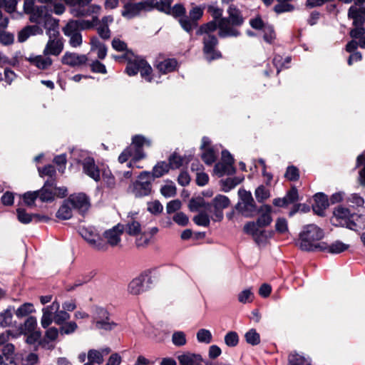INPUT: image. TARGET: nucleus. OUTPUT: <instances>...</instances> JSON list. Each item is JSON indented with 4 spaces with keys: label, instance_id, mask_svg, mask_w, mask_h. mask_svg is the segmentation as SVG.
<instances>
[{
    "label": "nucleus",
    "instance_id": "f257e3e1",
    "mask_svg": "<svg viewBox=\"0 0 365 365\" xmlns=\"http://www.w3.org/2000/svg\"><path fill=\"white\" fill-rule=\"evenodd\" d=\"M324 237V231L319 227L314 224L307 225L299 234V246L304 251L325 250L327 244L321 242Z\"/></svg>",
    "mask_w": 365,
    "mask_h": 365
},
{
    "label": "nucleus",
    "instance_id": "f03ea898",
    "mask_svg": "<svg viewBox=\"0 0 365 365\" xmlns=\"http://www.w3.org/2000/svg\"><path fill=\"white\" fill-rule=\"evenodd\" d=\"M150 140L143 135H137L133 136L132 144L126 148L119 155V163H123L129 158H131V161L128 163V167H131L133 163H135L145 157L143 148L144 146L150 147Z\"/></svg>",
    "mask_w": 365,
    "mask_h": 365
},
{
    "label": "nucleus",
    "instance_id": "7ed1b4c3",
    "mask_svg": "<svg viewBox=\"0 0 365 365\" xmlns=\"http://www.w3.org/2000/svg\"><path fill=\"white\" fill-rule=\"evenodd\" d=\"M78 232L93 249L98 251L107 250L106 243L94 227H80Z\"/></svg>",
    "mask_w": 365,
    "mask_h": 365
},
{
    "label": "nucleus",
    "instance_id": "20e7f679",
    "mask_svg": "<svg viewBox=\"0 0 365 365\" xmlns=\"http://www.w3.org/2000/svg\"><path fill=\"white\" fill-rule=\"evenodd\" d=\"M153 178L149 172H142L138 177V180L133 184L131 188L132 193L136 197L147 196L151 193V182Z\"/></svg>",
    "mask_w": 365,
    "mask_h": 365
},
{
    "label": "nucleus",
    "instance_id": "39448f33",
    "mask_svg": "<svg viewBox=\"0 0 365 365\" xmlns=\"http://www.w3.org/2000/svg\"><path fill=\"white\" fill-rule=\"evenodd\" d=\"M354 215L350 210L343 206H337L333 212L331 218L332 224L336 226L345 227L350 230H355L356 224L351 220Z\"/></svg>",
    "mask_w": 365,
    "mask_h": 365
},
{
    "label": "nucleus",
    "instance_id": "423d86ee",
    "mask_svg": "<svg viewBox=\"0 0 365 365\" xmlns=\"http://www.w3.org/2000/svg\"><path fill=\"white\" fill-rule=\"evenodd\" d=\"M238 195L240 200L237 205V210L246 217L253 216L256 212V205L251 192L240 189Z\"/></svg>",
    "mask_w": 365,
    "mask_h": 365
},
{
    "label": "nucleus",
    "instance_id": "0eeeda50",
    "mask_svg": "<svg viewBox=\"0 0 365 365\" xmlns=\"http://www.w3.org/2000/svg\"><path fill=\"white\" fill-rule=\"evenodd\" d=\"M48 40L43 48V53L45 56H58L63 51L64 44L63 39L59 36V32L53 30L52 33L49 31Z\"/></svg>",
    "mask_w": 365,
    "mask_h": 365
},
{
    "label": "nucleus",
    "instance_id": "6e6552de",
    "mask_svg": "<svg viewBox=\"0 0 365 365\" xmlns=\"http://www.w3.org/2000/svg\"><path fill=\"white\" fill-rule=\"evenodd\" d=\"M203 52L205 58L208 61H212L221 58V53L216 49L218 44V40L215 35L207 34L204 35L203 39Z\"/></svg>",
    "mask_w": 365,
    "mask_h": 365
},
{
    "label": "nucleus",
    "instance_id": "1a4fd4ad",
    "mask_svg": "<svg viewBox=\"0 0 365 365\" xmlns=\"http://www.w3.org/2000/svg\"><path fill=\"white\" fill-rule=\"evenodd\" d=\"M93 314L94 324L97 329L111 330L115 327V324L110 321L108 313L104 308L96 307Z\"/></svg>",
    "mask_w": 365,
    "mask_h": 365
},
{
    "label": "nucleus",
    "instance_id": "9d476101",
    "mask_svg": "<svg viewBox=\"0 0 365 365\" xmlns=\"http://www.w3.org/2000/svg\"><path fill=\"white\" fill-rule=\"evenodd\" d=\"M150 9L151 4L148 1L135 4L128 3L123 6L121 14L123 17L130 19L139 15L141 12L149 11Z\"/></svg>",
    "mask_w": 365,
    "mask_h": 365
},
{
    "label": "nucleus",
    "instance_id": "9b49d317",
    "mask_svg": "<svg viewBox=\"0 0 365 365\" xmlns=\"http://www.w3.org/2000/svg\"><path fill=\"white\" fill-rule=\"evenodd\" d=\"M149 276L143 273L134 278L128 284V291L133 295H138L148 288V283L150 282Z\"/></svg>",
    "mask_w": 365,
    "mask_h": 365
},
{
    "label": "nucleus",
    "instance_id": "f8f14e48",
    "mask_svg": "<svg viewBox=\"0 0 365 365\" xmlns=\"http://www.w3.org/2000/svg\"><path fill=\"white\" fill-rule=\"evenodd\" d=\"M230 200L227 197L218 195L212 200L213 215L212 220L220 222L223 219L222 210L230 205Z\"/></svg>",
    "mask_w": 365,
    "mask_h": 365
},
{
    "label": "nucleus",
    "instance_id": "ddd939ff",
    "mask_svg": "<svg viewBox=\"0 0 365 365\" xmlns=\"http://www.w3.org/2000/svg\"><path fill=\"white\" fill-rule=\"evenodd\" d=\"M232 26L227 17L221 18L218 21V36L220 38L237 37L240 35V32Z\"/></svg>",
    "mask_w": 365,
    "mask_h": 365
},
{
    "label": "nucleus",
    "instance_id": "4468645a",
    "mask_svg": "<svg viewBox=\"0 0 365 365\" xmlns=\"http://www.w3.org/2000/svg\"><path fill=\"white\" fill-rule=\"evenodd\" d=\"M60 309V304L57 301L53 302L42 309L41 325L43 328H48L53 322L56 312Z\"/></svg>",
    "mask_w": 365,
    "mask_h": 365
},
{
    "label": "nucleus",
    "instance_id": "2eb2a0df",
    "mask_svg": "<svg viewBox=\"0 0 365 365\" xmlns=\"http://www.w3.org/2000/svg\"><path fill=\"white\" fill-rule=\"evenodd\" d=\"M348 17L353 20L355 28L363 27L365 22V6H351L348 10Z\"/></svg>",
    "mask_w": 365,
    "mask_h": 365
},
{
    "label": "nucleus",
    "instance_id": "dca6fc26",
    "mask_svg": "<svg viewBox=\"0 0 365 365\" xmlns=\"http://www.w3.org/2000/svg\"><path fill=\"white\" fill-rule=\"evenodd\" d=\"M124 227L122 225H117L113 228L109 229L103 233L104 238L106 240L107 247L110 245L112 247L118 245L120 242V236L123 232Z\"/></svg>",
    "mask_w": 365,
    "mask_h": 365
},
{
    "label": "nucleus",
    "instance_id": "f3484780",
    "mask_svg": "<svg viewBox=\"0 0 365 365\" xmlns=\"http://www.w3.org/2000/svg\"><path fill=\"white\" fill-rule=\"evenodd\" d=\"M87 61L88 58L86 55L68 51L66 52L61 58L63 64L73 67L83 65Z\"/></svg>",
    "mask_w": 365,
    "mask_h": 365
},
{
    "label": "nucleus",
    "instance_id": "a211bd4d",
    "mask_svg": "<svg viewBox=\"0 0 365 365\" xmlns=\"http://www.w3.org/2000/svg\"><path fill=\"white\" fill-rule=\"evenodd\" d=\"M83 173L98 182L101 180L100 170L92 158H86L82 163Z\"/></svg>",
    "mask_w": 365,
    "mask_h": 365
},
{
    "label": "nucleus",
    "instance_id": "6ab92c4d",
    "mask_svg": "<svg viewBox=\"0 0 365 365\" xmlns=\"http://www.w3.org/2000/svg\"><path fill=\"white\" fill-rule=\"evenodd\" d=\"M68 201L74 208L82 212L86 211L90 205L88 197L83 193L72 195L69 197Z\"/></svg>",
    "mask_w": 365,
    "mask_h": 365
},
{
    "label": "nucleus",
    "instance_id": "aec40b11",
    "mask_svg": "<svg viewBox=\"0 0 365 365\" xmlns=\"http://www.w3.org/2000/svg\"><path fill=\"white\" fill-rule=\"evenodd\" d=\"M32 65L41 70H46L51 67L53 63L52 59L48 56L42 55H31L26 58Z\"/></svg>",
    "mask_w": 365,
    "mask_h": 365
},
{
    "label": "nucleus",
    "instance_id": "412c9836",
    "mask_svg": "<svg viewBox=\"0 0 365 365\" xmlns=\"http://www.w3.org/2000/svg\"><path fill=\"white\" fill-rule=\"evenodd\" d=\"M91 2L88 4V6L86 9H82L83 6H78L80 8L78 9H72L71 12L75 16H91L92 18L94 16H97L98 17V15L101 12V6L98 4H90ZM85 6H83L84 7Z\"/></svg>",
    "mask_w": 365,
    "mask_h": 365
},
{
    "label": "nucleus",
    "instance_id": "4be33fe9",
    "mask_svg": "<svg viewBox=\"0 0 365 365\" xmlns=\"http://www.w3.org/2000/svg\"><path fill=\"white\" fill-rule=\"evenodd\" d=\"M38 197L42 202H51L55 198L54 182L46 181L43 187L38 191Z\"/></svg>",
    "mask_w": 365,
    "mask_h": 365
},
{
    "label": "nucleus",
    "instance_id": "5701e85b",
    "mask_svg": "<svg viewBox=\"0 0 365 365\" xmlns=\"http://www.w3.org/2000/svg\"><path fill=\"white\" fill-rule=\"evenodd\" d=\"M60 333V329L56 327L48 328L45 332L44 338L40 343L41 346L46 349H53V346L50 345V342L56 341Z\"/></svg>",
    "mask_w": 365,
    "mask_h": 365
},
{
    "label": "nucleus",
    "instance_id": "b1692460",
    "mask_svg": "<svg viewBox=\"0 0 365 365\" xmlns=\"http://www.w3.org/2000/svg\"><path fill=\"white\" fill-rule=\"evenodd\" d=\"M110 352L109 348H104L101 350L91 349L88 352V360L93 364H101L104 359L103 356L108 355Z\"/></svg>",
    "mask_w": 365,
    "mask_h": 365
},
{
    "label": "nucleus",
    "instance_id": "393cba45",
    "mask_svg": "<svg viewBox=\"0 0 365 365\" xmlns=\"http://www.w3.org/2000/svg\"><path fill=\"white\" fill-rule=\"evenodd\" d=\"M43 30L41 27L37 25L28 26L23 29L18 35V40L19 42L26 41L29 36L37 34H41Z\"/></svg>",
    "mask_w": 365,
    "mask_h": 365
},
{
    "label": "nucleus",
    "instance_id": "a878e982",
    "mask_svg": "<svg viewBox=\"0 0 365 365\" xmlns=\"http://www.w3.org/2000/svg\"><path fill=\"white\" fill-rule=\"evenodd\" d=\"M259 212L261 214H260V216L258 217L256 222L261 227H266V226L269 225L272 220V217H271V212H272L271 207L268 205H264L260 207Z\"/></svg>",
    "mask_w": 365,
    "mask_h": 365
},
{
    "label": "nucleus",
    "instance_id": "bb28decb",
    "mask_svg": "<svg viewBox=\"0 0 365 365\" xmlns=\"http://www.w3.org/2000/svg\"><path fill=\"white\" fill-rule=\"evenodd\" d=\"M91 49L97 52L98 57L101 59L105 58L107 55V48L106 45L102 43L98 37H91Z\"/></svg>",
    "mask_w": 365,
    "mask_h": 365
},
{
    "label": "nucleus",
    "instance_id": "cd10ccee",
    "mask_svg": "<svg viewBox=\"0 0 365 365\" xmlns=\"http://www.w3.org/2000/svg\"><path fill=\"white\" fill-rule=\"evenodd\" d=\"M178 359L180 365H196L202 361L200 355L189 352L179 355Z\"/></svg>",
    "mask_w": 365,
    "mask_h": 365
},
{
    "label": "nucleus",
    "instance_id": "c85d7f7f",
    "mask_svg": "<svg viewBox=\"0 0 365 365\" xmlns=\"http://www.w3.org/2000/svg\"><path fill=\"white\" fill-rule=\"evenodd\" d=\"M229 16L227 19L230 20L232 26H240L244 23V18L242 17L240 11L234 6H230L227 9Z\"/></svg>",
    "mask_w": 365,
    "mask_h": 365
},
{
    "label": "nucleus",
    "instance_id": "c756f323",
    "mask_svg": "<svg viewBox=\"0 0 365 365\" xmlns=\"http://www.w3.org/2000/svg\"><path fill=\"white\" fill-rule=\"evenodd\" d=\"M188 207L192 212H200L201 210L212 209V205L206 203L204 199L202 197L191 199L190 200Z\"/></svg>",
    "mask_w": 365,
    "mask_h": 365
},
{
    "label": "nucleus",
    "instance_id": "7c9ffc66",
    "mask_svg": "<svg viewBox=\"0 0 365 365\" xmlns=\"http://www.w3.org/2000/svg\"><path fill=\"white\" fill-rule=\"evenodd\" d=\"M235 172V169L230 163L223 162L217 163L214 168V173L219 176L231 175Z\"/></svg>",
    "mask_w": 365,
    "mask_h": 365
},
{
    "label": "nucleus",
    "instance_id": "2f4dec72",
    "mask_svg": "<svg viewBox=\"0 0 365 365\" xmlns=\"http://www.w3.org/2000/svg\"><path fill=\"white\" fill-rule=\"evenodd\" d=\"M135 214H130L128 215L130 217V220L127 222L125 232L133 236H137L141 232V227L140 223L135 220L134 215Z\"/></svg>",
    "mask_w": 365,
    "mask_h": 365
},
{
    "label": "nucleus",
    "instance_id": "473e14b6",
    "mask_svg": "<svg viewBox=\"0 0 365 365\" xmlns=\"http://www.w3.org/2000/svg\"><path fill=\"white\" fill-rule=\"evenodd\" d=\"M14 311L13 307H9L0 312V327L5 328L11 325Z\"/></svg>",
    "mask_w": 365,
    "mask_h": 365
},
{
    "label": "nucleus",
    "instance_id": "72a5a7b5",
    "mask_svg": "<svg viewBox=\"0 0 365 365\" xmlns=\"http://www.w3.org/2000/svg\"><path fill=\"white\" fill-rule=\"evenodd\" d=\"M350 36L354 39H357L359 46L365 48V29L364 27H357L351 29Z\"/></svg>",
    "mask_w": 365,
    "mask_h": 365
},
{
    "label": "nucleus",
    "instance_id": "f704fd0d",
    "mask_svg": "<svg viewBox=\"0 0 365 365\" xmlns=\"http://www.w3.org/2000/svg\"><path fill=\"white\" fill-rule=\"evenodd\" d=\"M211 211H212L211 209L201 210L200 212H199V213L197 215L194 216V217H193L194 222L199 226H202V227L209 226L210 222V217L207 212H211Z\"/></svg>",
    "mask_w": 365,
    "mask_h": 365
},
{
    "label": "nucleus",
    "instance_id": "c9c22d12",
    "mask_svg": "<svg viewBox=\"0 0 365 365\" xmlns=\"http://www.w3.org/2000/svg\"><path fill=\"white\" fill-rule=\"evenodd\" d=\"M177 66V62L174 59H166L157 65L158 70L161 73H167L173 71Z\"/></svg>",
    "mask_w": 365,
    "mask_h": 365
},
{
    "label": "nucleus",
    "instance_id": "e433bc0d",
    "mask_svg": "<svg viewBox=\"0 0 365 365\" xmlns=\"http://www.w3.org/2000/svg\"><path fill=\"white\" fill-rule=\"evenodd\" d=\"M170 166L168 163L165 161H161L158 163L153 168L151 176L153 178H160L165 173H167L170 170Z\"/></svg>",
    "mask_w": 365,
    "mask_h": 365
},
{
    "label": "nucleus",
    "instance_id": "4c0bfd02",
    "mask_svg": "<svg viewBox=\"0 0 365 365\" xmlns=\"http://www.w3.org/2000/svg\"><path fill=\"white\" fill-rule=\"evenodd\" d=\"M217 29H218V21L212 20L201 25L197 31V34L207 35V34H212Z\"/></svg>",
    "mask_w": 365,
    "mask_h": 365
},
{
    "label": "nucleus",
    "instance_id": "58836bf2",
    "mask_svg": "<svg viewBox=\"0 0 365 365\" xmlns=\"http://www.w3.org/2000/svg\"><path fill=\"white\" fill-rule=\"evenodd\" d=\"M260 230L261 227L255 222H250L245 224L243 228L244 232L246 234L251 235L254 240H258V235L260 234Z\"/></svg>",
    "mask_w": 365,
    "mask_h": 365
},
{
    "label": "nucleus",
    "instance_id": "ea45409f",
    "mask_svg": "<svg viewBox=\"0 0 365 365\" xmlns=\"http://www.w3.org/2000/svg\"><path fill=\"white\" fill-rule=\"evenodd\" d=\"M48 6H35L33 12L30 14V21L31 22L38 23L39 19L44 15H47Z\"/></svg>",
    "mask_w": 365,
    "mask_h": 365
},
{
    "label": "nucleus",
    "instance_id": "a19ab883",
    "mask_svg": "<svg viewBox=\"0 0 365 365\" xmlns=\"http://www.w3.org/2000/svg\"><path fill=\"white\" fill-rule=\"evenodd\" d=\"M70 203L67 200L65 202L62 206L58 209L56 212V217L60 220H68L70 219L72 216V210L70 207Z\"/></svg>",
    "mask_w": 365,
    "mask_h": 365
},
{
    "label": "nucleus",
    "instance_id": "79ce46f5",
    "mask_svg": "<svg viewBox=\"0 0 365 365\" xmlns=\"http://www.w3.org/2000/svg\"><path fill=\"white\" fill-rule=\"evenodd\" d=\"M314 209L324 210L329 206V201L327 195L323 193H317L314 196Z\"/></svg>",
    "mask_w": 365,
    "mask_h": 365
},
{
    "label": "nucleus",
    "instance_id": "37998d69",
    "mask_svg": "<svg viewBox=\"0 0 365 365\" xmlns=\"http://www.w3.org/2000/svg\"><path fill=\"white\" fill-rule=\"evenodd\" d=\"M244 180L243 177L229 178L223 181L222 190L224 192H229L237 185L240 184Z\"/></svg>",
    "mask_w": 365,
    "mask_h": 365
},
{
    "label": "nucleus",
    "instance_id": "c03bdc74",
    "mask_svg": "<svg viewBox=\"0 0 365 365\" xmlns=\"http://www.w3.org/2000/svg\"><path fill=\"white\" fill-rule=\"evenodd\" d=\"M36 325V319L34 317H30L25 321L24 325L21 327V332L24 334H27L31 332H35Z\"/></svg>",
    "mask_w": 365,
    "mask_h": 365
},
{
    "label": "nucleus",
    "instance_id": "a18cd8bd",
    "mask_svg": "<svg viewBox=\"0 0 365 365\" xmlns=\"http://www.w3.org/2000/svg\"><path fill=\"white\" fill-rule=\"evenodd\" d=\"M140 61H142V58L139 57H135L133 59H130L127 67H126V73L129 76H134L138 73L140 71L139 63Z\"/></svg>",
    "mask_w": 365,
    "mask_h": 365
},
{
    "label": "nucleus",
    "instance_id": "49530a36",
    "mask_svg": "<svg viewBox=\"0 0 365 365\" xmlns=\"http://www.w3.org/2000/svg\"><path fill=\"white\" fill-rule=\"evenodd\" d=\"M349 247V245L340 241H336L331 245H327V248L326 250H328L329 252L332 254H339L348 250Z\"/></svg>",
    "mask_w": 365,
    "mask_h": 365
},
{
    "label": "nucleus",
    "instance_id": "de8ad7c7",
    "mask_svg": "<svg viewBox=\"0 0 365 365\" xmlns=\"http://www.w3.org/2000/svg\"><path fill=\"white\" fill-rule=\"evenodd\" d=\"M63 34L66 36H69L71 34L80 31L78 21L71 20L62 29Z\"/></svg>",
    "mask_w": 365,
    "mask_h": 365
},
{
    "label": "nucleus",
    "instance_id": "09e8293b",
    "mask_svg": "<svg viewBox=\"0 0 365 365\" xmlns=\"http://www.w3.org/2000/svg\"><path fill=\"white\" fill-rule=\"evenodd\" d=\"M207 10L213 20L219 21L221 18H223V9L220 8L216 3L207 5Z\"/></svg>",
    "mask_w": 365,
    "mask_h": 365
},
{
    "label": "nucleus",
    "instance_id": "8fccbe9b",
    "mask_svg": "<svg viewBox=\"0 0 365 365\" xmlns=\"http://www.w3.org/2000/svg\"><path fill=\"white\" fill-rule=\"evenodd\" d=\"M197 339L200 343L210 344L212 339V335L210 330L200 329L196 334Z\"/></svg>",
    "mask_w": 365,
    "mask_h": 365
},
{
    "label": "nucleus",
    "instance_id": "3c124183",
    "mask_svg": "<svg viewBox=\"0 0 365 365\" xmlns=\"http://www.w3.org/2000/svg\"><path fill=\"white\" fill-rule=\"evenodd\" d=\"M2 356L7 361L12 362L14 360L15 346L12 344H6L1 349Z\"/></svg>",
    "mask_w": 365,
    "mask_h": 365
},
{
    "label": "nucleus",
    "instance_id": "603ef678",
    "mask_svg": "<svg viewBox=\"0 0 365 365\" xmlns=\"http://www.w3.org/2000/svg\"><path fill=\"white\" fill-rule=\"evenodd\" d=\"M245 338L246 341L252 346L257 345L260 342L259 334L254 329H252L246 332L245 334Z\"/></svg>",
    "mask_w": 365,
    "mask_h": 365
},
{
    "label": "nucleus",
    "instance_id": "864d4df0",
    "mask_svg": "<svg viewBox=\"0 0 365 365\" xmlns=\"http://www.w3.org/2000/svg\"><path fill=\"white\" fill-rule=\"evenodd\" d=\"M346 202L354 207H362L365 202L364 198L356 193L349 195L346 199Z\"/></svg>",
    "mask_w": 365,
    "mask_h": 365
},
{
    "label": "nucleus",
    "instance_id": "5fc2aeb1",
    "mask_svg": "<svg viewBox=\"0 0 365 365\" xmlns=\"http://www.w3.org/2000/svg\"><path fill=\"white\" fill-rule=\"evenodd\" d=\"M34 312V306L31 303H24L19 307L15 314L17 317H24Z\"/></svg>",
    "mask_w": 365,
    "mask_h": 365
},
{
    "label": "nucleus",
    "instance_id": "6e6d98bb",
    "mask_svg": "<svg viewBox=\"0 0 365 365\" xmlns=\"http://www.w3.org/2000/svg\"><path fill=\"white\" fill-rule=\"evenodd\" d=\"M225 343L230 347L236 346L239 342V336L235 331H229L225 336Z\"/></svg>",
    "mask_w": 365,
    "mask_h": 365
},
{
    "label": "nucleus",
    "instance_id": "4d7b16f0",
    "mask_svg": "<svg viewBox=\"0 0 365 365\" xmlns=\"http://www.w3.org/2000/svg\"><path fill=\"white\" fill-rule=\"evenodd\" d=\"M202 158L206 164L211 165L215 161L217 155L213 149L207 148V149L204 150L202 154Z\"/></svg>",
    "mask_w": 365,
    "mask_h": 365
},
{
    "label": "nucleus",
    "instance_id": "13d9d810",
    "mask_svg": "<svg viewBox=\"0 0 365 365\" xmlns=\"http://www.w3.org/2000/svg\"><path fill=\"white\" fill-rule=\"evenodd\" d=\"M139 68L141 76L150 82L151 81L150 75L152 72V68L143 59L140 61Z\"/></svg>",
    "mask_w": 365,
    "mask_h": 365
},
{
    "label": "nucleus",
    "instance_id": "bf43d9fd",
    "mask_svg": "<svg viewBox=\"0 0 365 365\" xmlns=\"http://www.w3.org/2000/svg\"><path fill=\"white\" fill-rule=\"evenodd\" d=\"M69 319L70 314L64 310H60L59 309L58 311L56 312L53 322H54L58 325H62Z\"/></svg>",
    "mask_w": 365,
    "mask_h": 365
},
{
    "label": "nucleus",
    "instance_id": "052dcab7",
    "mask_svg": "<svg viewBox=\"0 0 365 365\" xmlns=\"http://www.w3.org/2000/svg\"><path fill=\"white\" fill-rule=\"evenodd\" d=\"M179 22L183 29L187 32L191 31L197 26V23L187 16L180 18Z\"/></svg>",
    "mask_w": 365,
    "mask_h": 365
},
{
    "label": "nucleus",
    "instance_id": "680f3d73",
    "mask_svg": "<svg viewBox=\"0 0 365 365\" xmlns=\"http://www.w3.org/2000/svg\"><path fill=\"white\" fill-rule=\"evenodd\" d=\"M254 295L250 289H246L238 294V300L240 302L246 304L252 302Z\"/></svg>",
    "mask_w": 365,
    "mask_h": 365
},
{
    "label": "nucleus",
    "instance_id": "e2e57ef3",
    "mask_svg": "<svg viewBox=\"0 0 365 365\" xmlns=\"http://www.w3.org/2000/svg\"><path fill=\"white\" fill-rule=\"evenodd\" d=\"M16 213L19 221L23 224H28L31 222L33 219V215L26 212L22 208H18Z\"/></svg>",
    "mask_w": 365,
    "mask_h": 365
},
{
    "label": "nucleus",
    "instance_id": "0e129e2a",
    "mask_svg": "<svg viewBox=\"0 0 365 365\" xmlns=\"http://www.w3.org/2000/svg\"><path fill=\"white\" fill-rule=\"evenodd\" d=\"M78 328L77 324L75 322H69L63 324L60 327V332L61 334H71L73 333Z\"/></svg>",
    "mask_w": 365,
    "mask_h": 365
},
{
    "label": "nucleus",
    "instance_id": "69168bd1",
    "mask_svg": "<svg viewBox=\"0 0 365 365\" xmlns=\"http://www.w3.org/2000/svg\"><path fill=\"white\" fill-rule=\"evenodd\" d=\"M147 210L153 215H158L162 212L163 207L158 200H154L148 202Z\"/></svg>",
    "mask_w": 365,
    "mask_h": 365
},
{
    "label": "nucleus",
    "instance_id": "338daca9",
    "mask_svg": "<svg viewBox=\"0 0 365 365\" xmlns=\"http://www.w3.org/2000/svg\"><path fill=\"white\" fill-rule=\"evenodd\" d=\"M269 196V191L262 185L258 187L255 190V197L259 202L267 200Z\"/></svg>",
    "mask_w": 365,
    "mask_h": 365
},
{
    "label": "nucleus",
    "instance_id": "774afa93",
    "mask_svg": "<svg viewBox=\"0 0 365 365\" xmlns=\"http://www.w3.org/2000/svg\"><path fill=\"white\" fill-rule=\"evenodd\" d=\"M305 362V358L297 353H292L289 356V365H303Z\"/></svg>",
    "mask_w": 365,
    "mask_h": 365
}]
</instances>
